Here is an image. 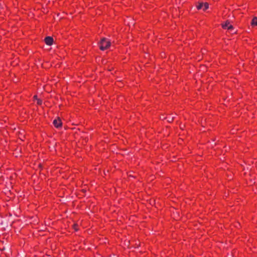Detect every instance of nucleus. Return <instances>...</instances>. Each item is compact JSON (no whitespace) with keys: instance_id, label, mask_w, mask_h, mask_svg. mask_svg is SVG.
Returning a JSON list of instances; mask_svg holds the SVG:
<instances>
[{"instance_id":"nucleus-1","label":"nucleus","mask_w":257,"mask_h":257,"mask_svg":"<svg viewBox=\"0 0 257 257\" xmlns=\"http://www.w3.org/2000/svg\"><path fill=\"white\" fill-rule=\"evenodd\" d=\"M99 45L100 49L103 51L109 48V47L110 46V42L104 38L101 39Z\"/></svg>"},{"instance_id":"nucleus-2","label":"nucleus","mask_w":257,"mask_h":257,"mask_svg":"<svg viewBox=\"0 0 257 257\" xmlns=\"http://www.w3.org/2000/svg\"><path fill=\"white\" fill-rule=\"evenodd\" d=\"M196 7L198 10L202 9L203 11H205L209 8V4L207 3H198Z\"/></svg>"},{"instance_id":"nucleus-3","label":"nucleus","mask_w":257,"mask_h":257,"mask_svg":"<svg viewBox=\"0 0 257 257\" xmlns=\"http://www.w3.org/2000/svg\"><path fill=\"white\" fill-rule=\"evenodd\" d=\"M53 123L54 126L57 128H59L62 125L61 120L59 118H58L57 119H55V120H54Z\"/></svg>"},{"instance_id":"nucleus-4","label":"nucleus","mask_w":257,"mask_h":257,"mask_svg":"<svg viewBox=\"0 0 257 257\" xmlns=\"http://www.w3.org/2000/svg\"><path fill=\"white\" fill-rule=\"evenodd\" d=\"M45 42L47 45L51 46L53 44V39L52 37L50 36L47 37L45 39Z\"/></svg>"},{"instance_id":"nucleus-5","label":"nucleus","mask_w":257,"mask_h":257,"mask_svg":"<svg viewBox=\"0 0 257 257\" xmlns=\"http://www.w3.org/2000/svg\"><path fill=\"white\" fill-rule=\"evenodd\" d=\"M252 26H257V18L254 17L251 21V23Z\"/></svg>"},{"instance_id":"nucleus-6","label":"nucleus","mask_w":257,"mask_h":257,"mask_svg":"<svg viewBox=\"0 0 257 257\" xmlns=\"http://www.w3.org/2000/svg\"><path fill=\"white\" fill-rule=\"evenodd\" d=\"M229 25H231L230 24V22L227 21L225 22L224 24H222V26L223 28L225 29H227V27H228Z\"/></svg>"},{"instance_id":"nucleus-7","label":"nucleus","mask_w":257,"mask_h":257,"mask_svg":"<svg viewBox=\"0 0 257 257\" xmlns=\"http://www.w3.org/2000/svg\"><path fill=\"white\" fill-rule=\"evenodd\" d=\"M233 29V27L231 25H229L228 27H227V30H230V31H231Z\"/></svg>"},{"instance_id":"nucleus-8","label":"nucleus","mask_w":257,"mask_h":257,"mask_svg":"<svg viewBox=\"0 0 257 257\" xmlns=\"http://www.w3.org/2000/svg\"><path fill=\"white\" fill-rule=\"evenodd\" d=\"M168 119V121L170 122H172L174 119V117H172L171 118V117H168L167 118Z\"/></svg>"},{"instance_id":"nucleus-9","label":"nucleus","mask_w":257,"mask_h":257,"mask_svg":"<svg viewBox=\"0 0 257 257\" xmlns=\"http://www.w3.org/2000/svg\"><path fill=\"white\" fill-rule=\"evenodd\" d=\"M42 100H40V99H37V103L38 104H42Z\"/></svg>"},{"instance_id":"nucleus-10","label":"nucleus","mask_w":257,"mask_h":257,"mask_svg":"<svg viewBox=\"0 0 257 257\" xmlns=\"http://www.w3.org/2000/svg\"><path fill=\"white\" fill-rule=\"evenodd\" d=\"M74 228L75 230H77V225H74Z\"/></svg>"},{"instance_id":"nucleus-11","label":"nucleus","mask_w":257,"mask_h":257,"mask_svg":"<svg viewBox=\"0 0 257 257\" xmlns=\"http://www.w3.org/2000/svg\"><path fill=\"white\" fill-rule=\"evenodd\" d=\"M34 97H35V98H37V96H34Z\"/></svg>"}]
</instances>
